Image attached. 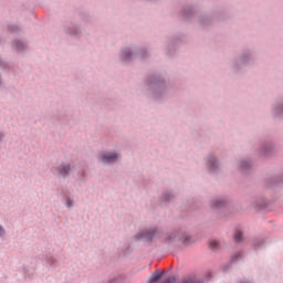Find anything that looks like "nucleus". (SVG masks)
I'll return each instance as SVG.
<instances>
[{"instance_id":"1","label":"nucleus","mask_w":283,"mask_h":283,"mask_svg":"<svg viewBox=\"0 0 283 283\" xmlns=\"http://www.w3.org/2000/svg\"><path fill=\"white\" fill-rule=\"evenodd\" d=\"M118 160V155L114 153H106L102 156V163H105L106 165H111V163H116Z\"/></svg>"},{"instance_id":"2","label":"nucleus","mask_w":283,"mask_h":283,"mask_svg":"<svg viewBox=\"0 0 283 283\" xmlns=\"http://www.w3.org/2000/svg\"><path fill=\"white\" fill-rule=\"evenodd\" d=\"M180 283H205V281H202V279L196 276V275H189L184 277Z\"/></svg>"},{"instance_id":"3","label":"nucleus","mask_w":283,"mask_h":283,"mask_svg":"<svg viewBox=\"0 0 283 283\" xmlns=\"http://www.w3.org/2000/svg\"><path fill=\"white\" fill-rule=\"evenodd\" d=\"M161 277H163V272H160V271L157 270V271H155V272L150 275L148 282H149V283L158 282V280H160Z\"/></svg>"},{"instance_id":"4","label":"nucleus","mask_w":283,"mask_h":283,"mask_svg":"<svg viewBox=\"0 0 283 283\" xmlns=\"http://www.w3.org/2000/svg\"><path fill=\"white\" fill-rule=\"evenodd\" d=\"M67 174H70V166H63V167L60 169V175H61V176H67Z\"/></svg>"},{"instance_id":"5","label":"nucleus","mask_w":283,"mask_h":283,"mask_svg":"<svg viewBox=\"0 0 283 283\" xmlns=\"http://www.w3.org/2000/svg\"><path fill=\"white\" fill-rule=\"evenodd\" d=\"M242 240V232L240 230H237L234 233V242H240Z\"/></svg>"},{"instance_id":"6","label":"nucleus","mask_w":283,"mask_h":283,"mask_svg":"<svg viewBox=\"0 0 283 283\" xmlns=\"http://www.w3.org/2000/svg\"><path fill=\"white\" fill-rule=\"evenodd\" d=\"M209 247H210V249H212V251H216V249H218V247H219V243H218V241L212 240V241H210Z\"/></svg>"},{"instance_id":"7","label":"nucleus","mask_w":283,"mask_h":283,"mask_svg":"<svg viewBox=\"0 0 283 283\" xmlns=\"http://www.w3.org/2000/svg\"><path fill=\"white\" fill-rule=\"evenodd\" d=\"M174 282H176V277L174 276L163 281V283H174Z\"/></svg>"},{"instance_id":"8","label":"nucleus","mask_w":283,"mask_h":283,"mask_svg":"<svg viewBox=\"0 0 283 283\" xmlns=\"http://www.w3.org/2000/svg\"><path fill=\"white\" fill-rule=\"evenodd\" d=\"M17 49H18V50H21V49H23V43H21V42H18V43H17Z\"/></svg>"},{"instance_id":"9","label":"nucleus","mask_w":283,"mask_h":283,"mask_svg":"<svg viewBox=\"0 0 283 283\" xmlns=\"http://www.w3.org/2000/svg\"><path fill=\"white\" fill-rule=\"evenodd\" d=\"M0 235H3V228L0 227Z\"/></svg>"},{"instance_id":"10","label":"nucleus","mask_w":283,"mask_h":283,"mask_svg":"<svg viewBox=\"0 0 283 283\" xmlns=\"http://www.w3.org/2000/svg\"><path fill=\"white\" fill-rule=\"evenodd\" d=\"M219 206H220V203H216V205H214V207H219Z\"/></svg>"}]
</instances>
